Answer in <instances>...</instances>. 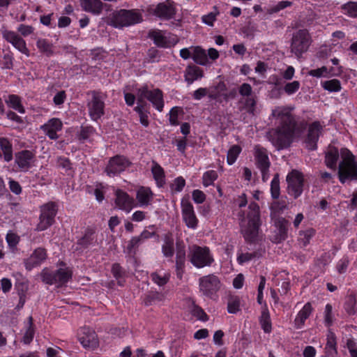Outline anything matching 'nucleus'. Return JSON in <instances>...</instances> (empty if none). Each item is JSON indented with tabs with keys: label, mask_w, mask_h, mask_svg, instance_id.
Returning a JSON list of instances; mask_svg holds the SVG:
<instances>
[{
	"label": "nucleus",
	"mask_w": 357,
	"mask_h": 357,
	"mask_svg": "<svg viewBox=\"0 0 357 357\" xmlns=\"http://www.w3.org/2000/svg\"><path fill=\"white\" fill-rule=\"evenodd\" d=\"M130 165V161L126 157L116 155L109 160L105 172L108 176H114L123 172Z\"/></svg>",
	"instance_id": "nucleus-15"
},
{
	"label": "nucleus",
	"mask_w": 357,
	"mask_h": 357,
	"mask_svg": "<svg viewBox=\"0 0 357 357\" xmlns=\"http://www.w3.org/2000/svg\"><path fill=\"white\" fill-rule=\"evenodd\" d=\"M185 262V250L183 243H176V271L177 277L182 278Z\"/></svg>",
	"instance_id": "nucleus-25"
},
{
	"label": "nucleus",
	"mask_w": 357,
	"mask_h": 357,
	"mask_svg": "<svg viewBox=\"0 0 357 357\" xmlns=\"http://www.w3.org/2000/svg\"><path fill=\"white\" fill-rule=\"evenodd\" d=\"M93 234L94 231L93 229H88L86 230L84 236L78 240L77 243L84 248H87L94 240Z\"/></svg>",
	"instance_id": "nucleus-40"
},
{
	"label": "nucleus",
	"mask_w": 357,
	"mask_h": 357,
	"mask_svg": "<svg viewBox=\"0 0 357 357\" xmlns=\"http://www.w3.org/2000/svg\"><path fill=\"white\" fill-rule=\"evenodd\" d=\"M344 13L351 17L357 18V2L349 1L342 6Z\"/></svg>",
	"instance_id": "nucleus-43"
},
{
	"label": "nucleus",
	"mask_w": 357,
	"mask_h": 357,
	"mask_svg": "<svg viewBox=\"0 0 357 357\" xmlns=\"http://www.w3.org/2000/svg\"><path fill=\"white\" fill-rule=\"evenodd\" d=\"M143 99L149 100L158 111H162L164 107L163 95L159 89L149 90L147 86L138 89L137 100L142 101Z\"/></svg>",
	"instance_id": "nucleus-8"
},
{
	"label": "nucleus",
	"mask_w": 357,
	"mask_h": 357,
	"mask_svg": "<svg viewBox=\"0 0 357 357\" xmlns=\"http://www.w3.org/2000/svg\"><path fill=\"white\" fill-rule=\"evenodd\" d=\"M35 330L33 328V319L31 316L28 318L26 330L23 336L22 341L24 344H29L33 339Z\"/></svg>",
	"instance_id": "nucleus-37"
},
{
	"label": "nucleus",
	"mask_w": 357,
	"mask_h": 357,
	"mask_svg": "<svg viewBox=\"0 0 357 357\" xmlns=\"http://www.w3.org/2000/svg\"><path fill=\"white\" fill-rule=\"evenodd\" d=\"M218 174L214 170H210L205 172L203 175V184L205 186L212 185L213 182L217 179Z\"/></svg>",
	"instance_id": "nucleus-51"
},
{
	"label": "nucleus",
	"mask_w": 357,
	"mask_h": 357,
	"mask_svg": "<svg viewBox=\"0 0 357 357\" xmlns=\"http://www.w3.org/2000/svg\"><path fill=\"white\" fill-rule=\"evenodd\" d=\"M328 73V70L326 66H322L320 68L311 70L309 71L308 74L312 77H321L323 76H326Z\"/></svg>",
	"instance_id": "nucleus-61"
},
{
	"label": "nucleus",
	"mask_w": 357,
	"mask_h": 357,
	"mask_svg": "<svg viewBox=\"0 0 357 357\" xmlns=\"http://www.w3.org/2000/svg\"><path fill=\"white\" fill-rule=\"evenodd\" d=\"M218 13L211 12L207 15H204L202 17V22L208 26H213Z\"/></svg>",
	"instance_id": "nucleus-62"
},
{
	"label": "nucleus",
	"mask_w": 357,
	"mask_h": 357,
	"mask_svg": "<svg viewBox=\"0 0 357 357\" xmlns=\"http://www.w3.org/2000/svg\"><path fill=\"white\" fill-rule=\"evenodd\" d=\"M287 182L288 193L294 199L298 198L303 192V176L302 174L297 170H292L287 176Z\"/></svg>",
	"instance_id": "nucleus-10"
},
{
	"label": "nucleus",
	"mask_w": 357,
	"mask_h": 357,
	"mask_svg": "<svg viewBox=\"0 0 357 357\" xmlns=\"http://www.w3.org/2000/svg\"><path fill=\"white\" fill-rule=\"evenodd\" d=\"M274 225L276 228V234L273 238V242L278 243L287 238L289 222L284 218L279 217L275 220Z\"/></svg>",
	"instance_id": "nucleus-21"
},
{
	"label": "nucleus",
	"mask_w": 357,
	"mask_h": 357,
	"mask_svg": "<svg viewBox=\"0 0 357 357\" xmlns=\"http://www.w3.org/2000/svg\"><path fill=\"white\" fill-rule=\"evenodd\" d=\"M204 77V72L199 67L190 64L188 65L184 72L185 81L188 84H191L195 81L201 79Z\"/></svg>",
	"instance_id": "nucleus-26"
},
{
	"label": "nucleus",
	"mask_w": 357,
	"mask_h": 357,
	"mask_svg": "<svg viewBox=\"0 0 357 357\" xmlns=\"http://www.w3.org/2000/svg\"><path fill=\"white\" fill-rule=\"evenodd\" d=\"M189 257L191 263L197 268L210 266L213 261L210 250L207 247L194 245L190 250Z\"/></svg>",
	"instance_id": "nucleus-7"
},
{
	"label": "nucleus",
	"mask_w": 357,
	"mask_h": 357,
	"mask_svg": "<svg viewBox=\"0 0 357 357\" xmlns=\"http://www.w3.org/2000/svg\"><path fill=\"white\" fill-rule=\"evenodd\" d=\"M91 95V100L87 104L89 113L93 120L97 121L104 114L105 103L99 92L93 91Z\"/></svg>",
	"instance_id": "nucleus-13"
},
{
	"label": "nucleus",
	"mask_w": 357,
	"mask_h": 357,
	"mask_svg": "<svg viewBox=\"0 0 357 357\" xmlns=\"http://www.w3.org/2000/svg\"><path fill=\"white\" fill-rule=\"evenodd\" d=\"M192 196L193 201L197 204H202L206 199L205 194L199 190H193Z\"/></svg>",
	"instance_id": "nucleus-58"
},
{
	"label": "nucleus",
	"mask_w": 357,
	"mask_h": 357,
	"mask_svg": "<svg viewBox=\"0 0 357 357\" xmlns=\"http://www.w3.org/2000/svg\"><path fill=\"white\" fill-rule=\"evenodd\" d=\"M57 213V206L54 202H48L40 207L39 222L36 230L44 231L50 227L54 222V218Z\"/></svg>",
	"instance_id": "nucleus-9"
},
{
	"label": "nucleus",
	"mask_w": 357,
	"mask_h": 357,
	"mask_svg": "<svg viewBox=\"0 0 357 357\" xmlns=\"http://www.w3.org/2000/svg\"><path fill=\"white\" fill-rule=\"evenodd\" d=\"M192 58L196 63L201 66H205L208 63V57L206 51L199 46L193 48Z\"/></svg>",
	"instance_id": "nucleus-34"
},
{
	"label": "nucleus",
	"mask_w": 357,
	"mask_h": 357,
	"mask_svg": "<svg viewBox=\"0 0 357 357\" xmlns=\"http://www.w3.org/2000/svg\"><path fill=\"white\" fill-rule=\"evenodd\" d=\"M300 88V82L298 81H293L292 82L287 83L284 87V91L288 95H291L296 93Z\"/></svg>",
	"instance_id": "nucleus-54"
},
{
	"label": "nucleus",
	"mask_w": 357,
	"mask_h": 357,
	"mask_svg": "<svg viewBox=\"0 0 357 357\" xmlns=\"http://www.w3.org/2000/svg\"><path fill=\"white\" fill-rule=\"evenodd\" d=\"M312 312V307L310 303H307L298 312L297 316L295 318V327L298 329L301 328L304 325L305 320L310 317Z\"/></svg>",
	"instance_id": "nucleus-28"
},
{
	"label": "nucleus",
	"mask_w": 357,
	"mask_h": 357,
	"mask_svg": "<svg viewBox=\"0 0 357 357\" xmlns=\"http://www.w3.org/2000/svg\"><path fill=\"white\" fill-rule=\"evenodd\" d=\"M34 154L29 150H23L15 153V163L20 170L27 172L33 162Z\"/></svg>",
	"instance_id": "nucleus-19"
},
{
	"label": "nucleus",
	"mask_w": 357,
	"mask_h": 357,
	"mask_svg": "<svg viewBox=\"0 0 357 357\" xmlns=\"http://www.w3.org/2000/svg\"><path fill=\"white\" fill-rule=\"evenodd\" d=\"M79 340L84 347L93 349L98 344V340L96 332L88 327L81 328L79 333Z\"/></svg>",
	"instance_id": "nucleus-17"
},
{
	"label": "nucleus",
	"mask_w": 357,
	"mask_h": 357,
	"mask_svg": "<svg viewBox=\"0 0 357 357\" xmlns=\"http://www.w3.org/2000/svg\"><path fill=\"white\" fill-rule=\"evenodd\" d=\"M151 172L158 187H162L165 183V172L162 167L156 162L153 161Z\"/></svg>",
	"instance_id": "nucleus-30"
},
{
	"label": "nucleus",
	"mask_w": 357,
	"mask_h": 357,
	"mask_svg": "<svg viewBox=\"0 0 357 357\" xmlns=\"http://www.w3.org/2000/svg\"><path fill=\"white\" fill-rule=\"evenodd\" d=\"M147 56L151 62L159 61L160 58V51L155 47H151L148 50Z\"/></svg>",
	"instance_id": "nucleus-56"
},
{
	"label": "nucleus",
	"mask_w": 357,
	"mask_h": 357,
	"mask_svg": "<svg viewBox=\"0 0 357 357\" xmlns=\"http://www.w3.org/2000/svg\"><path fill=\"white\" fill-rule=\"evenodd\" d=\"M2 36L8 43H11L21 53L26 56H29V50L26 47L25 40L17 33L13 31L3 30Z\"/></svg>",
	"instance_id": "nucleus-16"
},
{
	"label": "nucleus",
	"mask_w": 357,
	"mask_h": 357,
	"mask_svg": "<svg viewBox=\"0 0 357 357\" xmlns=\"http://www.w3.org/2000/svg\"><path fill=\"white\" fill-rule=\"evenodd\" d=\"M338 158L339 152L337 149L335 147H330L326 153L325 163L328 167L335 169Z\"/></svg>",
	"instance_id": "nucleus-32"
},
{
	"label": "nucleus",
	"mask_w": 357,
	"mask_h": 357,
	"mask_svg": "<svg viewBox=\"0 0 357 357\" xmlns=\"http://www.w3.org/2000/svg\"><path fill=\"white\" fill-rule=\"evenodd\" d=\"M143 21L142 14L137 10L121 9L112 13L110 24L115 28L130 26Z\"/></svg>",
	"instance_id": "nucleus-4"
},
{
	"label": "nucleus",
	"mask_w": 357,
	"mask_h": 357,
	"mask_svg": "<svg viewBox=\"0 0 357 357\" xmlns=\"http://www.w3.org/2000/svg\"><path fill=\"white\" fill-rule=\"evenodd\" d=\"M241 152V148L238 145H233L228 151L227 155V163L231 165L236 160Z\"/></svg>",
	"instance_id": "nucleus-39"
},
{
	"label": "nucleus",
	"mask_w": 357,
	"mask_h": 357,
	"mask_svg": "<svg viewBox=\"0 0 357 357\" xmlns=\"http://www.w3.org/2000/svg\"><path fill=\"white\" fill-rule=\"evenodd\" d=\"M272 116L280 119V126H294L296 124L293 116L287 107H278L275 108L272 111Z\"/></svg>",
	"instance_id": "nucleus-24"
},
{
	"label": "nucleus",
	"mask_w": 357,
	"mask_h": 357,
	"mask_svg": "<svg viewBox=\"0 0 357 357\" xmlns=\"http://www.w3.org/2000/svg\"><path fill=\"white\" fill-rule=\"evenodd\" d=\"M144 241L138 236H133L128 243L127 250L129 254L135 255L137 250Z\"/></svg>",
	"instance_id": "nucleus-41"
},
{
	"label": "nucleus",
	"mask_w": 357,
	"mask_h": 357,
	"mask_svg": "<svg viewBox=\"0 0 357 357\" xmlns=\"http://www.w3.org/2000/svg\"><path fill=\"white\" fill-rule=\"evenodd\" d=\"M295 128L296 125L280 126L277 129L268 132L267 137L278 150L284 149L291 144Z\"/></svg>",
	"instance_id": "nucleus-3"
},
{
	"label": "nucleus",
	"mask_w": 357,
	"mask_h": 357,
	"mask_svg": "<svg viewBox=\"0 0 357 357\" xmlns=\"http://www.w3.org/2000/svg\"><path fill=\"white\" fill-rule=\"evenodd\" d=\"M162 251L165 257H172L174 255V241L171 238H166L162 245Z\"/></svg>",
	"instance_id": "nucleus-46"
},
{
	"label": "nucleus",
	"mask_w": 357,
	"mask_h": 357,
	"mask_svg": "<svg viewBox=\"0 0 357 357\" xmlns=\"http://www.w3.org/2000/svg\"><path fill=\"white\" fill-rule=\"evenodd\" d=\"M326 354L328 357H335L337 353L336 348V337L331 331L327 334V342L325 347Z\"/></svg>",
	"instance_id": "nucleus-31"
},
{
	"label": "nucleus",
	"mask_w": 357,
	"mask_h": 357,
	"mask_svg": "<svg viewBox=\"0 0 357 357\" xmlns=\"http://www.w3.org/2000/svg\"><path fill=\"white\" fill-rule=\"evenodd\" d=\"M249 212L247 218L243 213L240 219L241 232L246 242L253 243L258 236L259 229L261 226L260 209L256 202H251L248 206Z\"/></svg>",
	"instance_id": "nucleus-1"
},
{
	"label": "nucleus",
	"mask_w": 357,
	"mask_h": 357,
	"mask_svg": "<svg viewBox=\"0 0 357 357\" xmlns=\"http://www.w3.org/2000/svg\"><path fill=\"white\" fill-rule=\"evenodd\" d=\"M260 324L265 333H269L271 331V323L269 312L267 310L262 311L260 317Z\"/></svg>",
	"instance_id": "nucleus-45"
},
{
	"label": "nucleus",
	"mask_w": 357,
	"mask_h": 357,
	"mask_svg": "<svg viewBox=\"0 0 357 357\" xmlns=\"http://www.w3.org/2000/svg\"><path fill=\"white\" fill-rule=\"evenodd\" d=\"M36 46L39 51L47 56H51L54 54L52 44L50 43L46 39H38L36 42Z\"/></svg>",
	"instance_id": "nucleus-36"
},
{
	"label": "nucleus",
	"mask_w": 357,
	"mask_h": 357,
	"mask_svg": "<svg viewBox=\"0 0 357 357\" xmlns=\"http://www.w3.org/2000/svg\"><path fill=\"white\" fill-rule=\"evenodd\" d=\"M240 302L237 298H231L228 301L227 310L229 313L235 314L239 311Z\"/></svg>",
	"instance_id": "nucleus-55"
},
{
	"label": "nucleus",
	"mask_w": 357,
	"mask_h": 357,
	"mask_svg": "<svg viewBox=\"0 0 357 357\" xmlns=\"http://www.w3.org/2000/svg\"><path fill=\"white\" fill-rule=\"evenodd\" d=\"M66 99V93L65 91H58L53 98V102L55 105H62Z\"/></svg>",
	"instance_id": "nucleus-59"
},
{
	"label": "nucleus",
	"mask_w": 357,
	"mask_h": 357,
	"mask_svg": "<svg viewBox=\"0 0 357 357\" xmlns=\"http://www.w3.org/2000/svg\"><path fill=\"white\" fill-rule=\"evenodd\" d=\"M245 106L248 112L253 114L256 106L255 99L253 97H247L245 102Z\"/></svg>",
	"instance_id": "nucleus-63"
},
{
	"label": "nucleus",
	"mask_w": 357,
	"mask_h": 357,
	"mask_svg": "<svg viewBox=\"0 0 357 357\" xmlns=\"http://www.w3.org/2000/svg\"><path fill=\"white\" fill-rule=\"evenodd\" d=\"M34 31V28L32 26L26 25V24H20L17 27V31L20 33V34L26 37L30 34H31Z\"/></svg>",
	"instance_id": "nucleus-57"
},
{
	"label": "nucleus",
	"mask_w": 357,
	"mask_h": 357,
	"mask_svg": "<svg viewBox=\"0 0 357 357\" xmlns=\"http://www.w3.org/2000/svg\"><path fill=\"white\" fill-rule=\"evenodd\" d=\"M185 185V181L182 176H178L174 179L173 183L171 185V190L173 192H181Z\"/></svg>",
	"instance_id": "nucleus-53"
},
{
	"label": "nucleus",
	"mask_w": 357,
	"mask_h": 357,
	"mask_svg": "<svg viewBox=\"0 0 357 357\" xmlns=\"http://www.w3.org/2000/svg\"><path fill=\"white\" fill-rule=\"evenodd\" d=\"M356 298L353 295L347 297L344 309L349 314H354L356 312Z\"/></svg>",
	"instance_id": "nucleus-49"
},
{
	"label": "nucleus",
	"mask_w": 357,
	"mask_h": 357,
	"mask_svg": "<svg viewBox=\"0 0 357 357\" xmlns=\"http://www.w3.org/2000/svg\"><path fill=\"white\" fill-rule=\"evenodd\" d=\"M163 299V295L159 292H150L147 294L144 300L146 305H151L155 301H161Z\"/></svg>",
	"instance_id": "nucleus-50"
},
{
	"label": "nucleus",
	"mask_w": 357,
	"mask_h": 357,
	"mask_svg": "<svg viewBox=\"0 0 357 357\" xmlns=\"http://www.w3.org/2000/svg\"><path fill=\"white\" fill-rule=\"evenodd\" d=\"M271 192L273 199H278L280 196L279 174H275L271 183Z\"/></svg>",
	"instance_id": "nucleus-48"
},
{
	"label": "nucleus",
	"mask_w": 357,
	"mask_h": 357,
	"mask_svg": "<svg viewBox=\"0 0 357 357\" xmlns=\"http://www.w3.org/2000/svg\"><path fill=\"white\" fill-rule=\"evenodd\" d=\"M252 91V86L248 83H243L239 87V93L243 96L249 97L251 95Z\"/></svg>",
	"instance_id": "nucleus-64"
},
{
	"label": "nucleus",
	"mask_w": 357,
	"mask_h": 357,
	"mask_svg": "<svg viewBox=\"0 0 357 357\" xmlns=\"http://www.w3.org/2000/svg\"><path fill=\"white\" fill-rule=\"evenodd\" d=\"M322 130V126L319 121L313 122L309 127L308 133L305 140L306 147L310 150H315L317 147L319 134Z\"/></svg>",
	"instance_id": "nucleus-18"
},
{
	"label": "nucleus",
	"mask_w": 357,
	"mask_h": 357,
	"mask_svg": "<svg viewBox=\"0 0 357 357\" xmlns=\"http://www.w3.org/2000/svg\"><path fill=\"white\" fill-rule=\"evenodd\" d=\"M116 206L121 210L129 212L135 205L133 198L130 197L126 192L117 190L116 191Z\"/></svg>",
	"instance_id": "nucleus-22"
},
{
	"label": "nucleus",
	"mask_w": 357,
	"mask_h": 357,
	"mask_svg": "<svg viewBox=\"0 0 357 357\" xmlns=\"http://www.w3.org/2000/svg\"><path fill=\"white\" fill-rule=\"evenodd\" d=\"M0 149L3 151V159L6 162L13 160V146L6 137H0Z\"/></svg>",
	"instance_id": "nucleus-33"
},
{
	"label": "nucleus",
	"mask_w": 357,
	"mask_h": 357,
	"mask_svg": "<svg viewBox=\"0 0 357 357\" xmlns=\"http://www.w3.org/2000/svg\"><path fill=\"white\" fill-rule=\"evenodd\" d=\"M112 272L114 277L118 280L119 285L123 286L125 281L123 280L124 271L121 266L119 264H113Z\"/></svg>",
	"instance_id": "nucleus-47"
},
{
	"label": "nucleus",
	"mask_w": 357,
	"mask_h": 357,
	"mask_svg": "<svg viewBox=\"0 0 357 357\" xmlns=\"http://www.w3.org/2000/svg\"><path fill=\"white\" fill-rule=\"evenodd\" d=\"M149 38L153 40V43L159 47H169L174 45L176 41L172 44L168 41L167 38L162 34L160 30H151L148 34Z\"/></svg>",
	"instance_id": "nucleus-27"
},
{
	"label": "nucleus",
	"mask_w": 357,
	"mask_h": 357,
	"mask_svg": "<svg viewBox=\"0 0 357 357\" xmlns=\"http://www.w3.org/2000/svg\"><path fill=\"white\" fill-rule=\"evenodd\" d=\"M322 86L324 89L331 92L340 91L342 88L340 82L336 79L324 82L322 83Z\"/></svg>",
	"instance_id": "nucleus-42"
},
{
	"label": "nucleus",
	"mask_w": 357,
	"mask_h": 357,
	"mask_svg": "<svg viewBox=\"0 0 357 357\" xmlns=\"http://www.w3.org/2000/svg\"><path fill=\"white\" fill-rule=\"evenodd\" d=\"M40 276L43 282L47 284L61 286L72 278V271L69 268H61L55 271L44 268Z\"/></svg>",
	"instance_id": "nucleus-5"
},
{
	"label": "nucleus",
	"mask_w": 357,
	"mask_h": 357,
	"mask_svg": "<svg viewBox=\"0 0 357 357\" xmlns=\"http://www.w3.org/2000/svg\"><path fill=\"white\" fill-rule=\"evenodd\" d=\"M7 105L17 111L18 112L23 114L25 109L22 104L21 98L17 95H9L8 99L6 100Z\"/></svg>",
	"instance_id": "nucleus-35"
},
{
	"label": "nucleus",
	"mask_w": 357,
	"mask_h": 357,
	"mask_svg": "<svg viewBox=\"0 0 357 357\" xmlns=\"http://www.w3.org/2000/svg\"><path fill=\"white\" fill-rule=\"evenodd\" d=\"M43 126L55 131H59L62 129V122L59 119L53 118L43 125Z\"/></svg>",
	"instance_id": "nucleus-52"
},
{
	"label": "nucleus",
	"mask_w": 357,
	"mask_h": 357,
	"mask_svg": "<svg viewBox=\"0 0 357 357\" xmlns=\"http://www.w3.org/2000/svg\"><path fill=\"white\" fill-rule=\"evenodd\" d=\"M47 258V252L45 248H36L32 255L24 260L26 269L31 271L34 267L41 264Z\"/></svg>",
	"instance_id": "nucleus-20"
},
{
	"label": "nucleus",
	"mask_w": 357,
	"mask_h": 357,
	"mask_svg": "<svg viewBox=\"0 0 357 357\" xmlns=\"http://www.w3.org/2000/svg\"><path fill=\"white\" fill-rule=\"evenodd\" d=\"M315 234V230L312 228L308 229L305 231H301L299 233V241L303 246H306L309 244L310 239Z\"/></svg>",
	"instance_id": "nucleus-44"
},
{
	"label": "nucleus",
	"mask_w": 357,
	"mask_h": 357,
	"mask_svg": "<svg viewBox=\"0 0 357 357\" xmlns=\"http://www.w3.org/2000/svg\"><path fill=\"white\" fill-rule=\"evenodd\" d=\"M310 43V36L307 30L300 29L293 34L291 43V52L299 59L304 52L307 51Z\"/></svg>",
	"instance_id": "nucleus-6"
},
{
	"label": "nucleus",
	"mask_w": 357,
	"mask_h": 357,
	"mask_svg": "<svg viewBox=\"0 0 357 357\" xmlns=\"http://www.w3.org/2000/svg\"><path fill=\"white\" fill-rule=\"evenodd\" d=\"M151 278L154 283L161 287L169 282L170 275L168 273L153 272L151 274Z\"/></svg>",
	"instance_id": "nucleus-38"
},
{
	"label": "nucleus",
	"mask_w": 357,
	"mask_h": 357,
	"mask_svg": "<svg viewBox=\"0 0 357 357\" xmlns=\"http://www.w3.org/2000/svg\"><path fill=\"white\" fill-rule=\"evenodd\" d=\"M220 287L218 278L214 275H208L199 278L200 291L207 296L215 294Z\"/></svg>",
	"instance_id": "nucleus-14"
},
{
	"label": "nucleus",
	"mask_w": 357,
	"mask_h": 357,
	"mask_svg": "<svg viewBox=\"0 0 357 357\" xmlns=\"http://www.w3.org/2000/svg\"><path fill=\"white\" fill-rule=\"evenodd\" d=\"M181 213L183 220L185 225L190 229H196L199 220L195 215L194 207L188 198L183 197L181 199Z\"/></svg>",
	"instance_id": "nucleus-11"
},
{
	"label": "nucleus",
	"mask_w": 357,
	"mask_h": 357,
	"mask_svg": "<svg viewBox=\"0 0 357 357\" xmlns=\"http://www.w3.org/2000/svg\"><path fill=\"white\" fill-rule=\"evenodd\" d=\"M342 161L338 167V176L340 182L344 183L347 181L357 180V162L354 155L347 149L340 151Z\"/></svg>",
	"instance_id": "nucleus-2"
},
{
	"label": "nucleus",
	"mask_w": 357,
	"mask_h": 357,
	"mask_svg": "<svg viewBox=\"0 0 357 357\" xmlns=\"http://www.w3.org/2000/svg\"><path fill=\"white\" fill-rule=\"evenodd\" d=\"M153 197V193L149 188L141 187L137 192L136 198L140 206H148Z\"/></svg>",
	"instance_id": "nucleus-29"
},
{
	"label": "nucleus",
	"mask_w": 357,
	"mask_h": 357,
	"mask_svg": "<svg viewBox=\"0 0 357 357\" xmlns=\"http://www.w3.org/2000/svg\"><path fill=\"white\" fill-rule=\"evenodd\" d=\"M92 131L93 128L91 127H82L78 135V139L83 141L87 139L92 133Z\"/></svg>",
	"instance_id": "nucleus-60"
},
{
	"label": "nucleus",
	"mask_w": 357,
	"mask_h": 357,
	"mask_svg": "<svg viewBox=\"0 0 357 357\" xmlns=\"http://www.w3.org/2000/svg\"><path fill=\"white\" fill-rule=\"evenodd\" d=\"M149 11L160 19L165 20L174 18L176 15V8L174 2L171 0L159 3L155 8H149Z\"/></svg>",
	"instance_id": "nucleus-12"
},
{
	"label": "nucleus",
	"mask_w": 357,
	"mask_h": 357,
	"mask_svg": "<svg viewBox=\"0 0 357 357\" xmlns=\"http://www.w3.org/2000/svg\"><path fill=\"white\" fill-rule=\"evenodd\" d=\"M255 158L256 165L259 169H269L271 162L268 155V151L265 148L259 145L255 146Z\"/></svg>",
	"instance_id": "nucleus-23"
}]
</instances>
